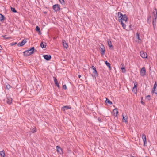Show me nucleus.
Returning a JSON list of instances; mask_svg holds the SVG:
<instances>
[{"mask_svg": "<svg viewBox=\"0 0 157 157\" xmlns=\"http://www.w3.org/2000/svg\"><path fill=\"white\" fill-rule=\"evenodd\" d=\"M154 10L153 12V13L154 14V18H157V9L156 8H155L154 9Z\"/></svg>", "mask_w": 157, "mask_h": 157, "instance_id": "17", "label": "nucleus"}, {"mask_svg": "<svg viewBox=\"0 0 157 157\" xmlns=\"http://www.w3.org/2000/svg\"><path fill=\"white\" fill-rule=\"evenodd\" d=\"M12 87V86L8 84H7L6 85V86L5 87V89H7V90H9Z\"/></svg>", "mask_w": 157, "mask_h": 157, "instance_id": "27", "label": "nucleus"}, {"mask_svg": "<svg viewBox=\"0 0 157 157\" xmlns=\"http://www.w3.org/2000/svg\"><path fill=\"white\" fill-rule=\"evenodd\" d=\"M146 98H148L149 100H150V95H148L146 96Z\"/></svg>", "mask_w": 157, "mask_h": 157, "instance_id": "38", "label": "nucleus"}, {"mask_svg": "<svg viewBox=\"0 0 157 157\" xmlns=\"http://www.w3.org/2000/svg\"><path fill=\"white\" fill-rule=\"evenodd\" d=\"M5 36H6L5 35H3V36H2V37H4V38H5V39H7L8 38L5 37Z\"/></svg>", "mask_w": 157, "mask_h": 157, "instance_id": "41", "label": "nucleus"}, {"mask_svg": "<svg viewBox=\"0 0 157 157\" xmlns=\"http://www.w3.org/2000/svg\"><path fill=\"white\" fill-rule=\"evenodd\" d=\"M157 86V84L156 82H155V83L154 85L153 90H152V93H154L155 94H157V93L155 92V89H156Z\"/></svg>", "mask_w": 157, "mask_h": 157, "instance_id": "19", "label": "nucleus"}, {"mask_svg": "<svg viewBox=\"0 0 157 157\" xmlns=\"http://www.w3.org/2000/svg\"><path fill=\"white\" fill-rule=\"evenodd\" d=\"M32 133H34L36 132V127L34 128L32 131Z\"/></svg>", "mask_w": 157, "mask_h": 157, "instance_id": "34", "label": "nucleus"}, {"mask_svg": "<svg viewBox=\"0 0 157 157\" xmlns=\"http://www.w3.org/2000/svg\"><path fill=\"white\" fill-rule=\"evenodd\" d=\"M40 46L42 48H45L46 46V43L41 42L40 43Z\"/></svg>", "mask_w": 157, "mask_h": 157, "instance_id": "20", "label": "nucleus"}, {"mask_svg": "<svg viewBox=\"0 0 157 157\" xmlns=\"http://www.w3.org/2000/svg\"><path fill=\"white\" fill-rule=\"evenodd\" d=\"M157 18H153L152 24L154 29H155V27L156 26V22Z\"/></svg>", "mask_w": 157, "mask_h": 157, "instance_id": "18", "label": "nucleus"}, {"mask_svg": "<svg viewBox=\"0 0 157 157\" xmlns=\"http://www.w3.org/2000/svg\"><path fill=\"white\" fill-rule=\"evenodd\" d=\"M54 81L55 82V84L56 86H57L58 88H60V86L58 83V82L57 79L55 77H53Z\"/></svg>", "mask_w": 157, "mask_h": 157, "instance_id": "10", "label": "nucleus"}, {"mask_svg": "<svg viewBox=\"0 0 157 157\" xmlns=\"http://www.w3.org/2000/svg\"><path fill=\"white\" fill-rule=\"evenodd\" d=\"M151 17L150 16H148L147 17V21H148V23H150L151 22Z\"/></svg>", "mask_w": 157, "mask_h": 157, "instance_id": "33", "label": "nucleus"}, {"mask_svg": "<svg viewBox=\"0 0 157 157\" xmlns=\"http://www.w3.org/2000/svg\"><path fill=\"white\" fill-rule=\"evenodd\" d=\"M71 107L70 106H65L62 107V109L63 111H65L66 110L68 109H71Z\"/></svg>", "mask_w": 157, "mask_h": 157, "instance_id": "15", "label": "nucleus"}, {"mask_svg": "<svg viewBox=\"0 0 157 157\" xmlns=\"http://www.w3.org/2000/svg\"><path fill=\"white\" fill-rule=\"evenodd\" d=\"M52 8L55 12H57L60 10V6L58 4H56L53 5Z\"/></svg>", "mask_w": 157, "mask_h": 157, "instance_id": "4", "label": "nucleus"}, {"mask_svg": "<svg viewBox=\"0 0 157 157\" xmlns=\"http://www.w3.org/2000/svg\"><path fill=\"white\" fill-rule=\"evenodd\" d=\"M63 88L65 90H66L67 89L66 85H64L63 86Z\"/></svg>", "mask_w": 157, "mask_h": 157, "instance_id": "37", "label": "nucleus"}, {"mask_svg": "<svg viewBox=\"0 0 157 157\" xmlns=\"http://www.w3.org/2000/svg\"><path fill=\"white\" fill-rule=\"evenodd\" d=\"M36 31L39 32L40 33V29L39 27L38 26H37L36 27Z\"/></svg>", "mask_w": 157, "mask_h": 157, "instance_id": "30", "label": "nucleus"}, {"mask_svg": "<svg viewBox=\"0 0 157 157\" xmlns=\"http://www.w3.org/2000/svg\"><path fill=\"white\" fill-rule=\"evenodd\" d=\"M121 66H124V64H121Z\"/></svg>", "mask_w": 157, "mask_h": 157, "instance_id": "44", "label": "nucleus"}, {"mask_svg": "<svg viewBox=\"0 0 157 157\" xmlns=\"http://www.w3.org/2000/svg\"><path fill=\"white\" fill-rule=\"evenodd\" d=\"M146 157H147V156H146Z\"/></svg>", "mask_w": 157, "mask_h": 157, "instance_id": "46", "label": "nucleus"}, {"mask_svg": "<svg viewBox=\"0 0 157 157\" xmlns=\"http://www.w3.org/2000/svg\"><path fill=\"white\" fill-rule=\"evenodd\" d=\"M37 50L35 49L34 47H33L30 49L23 52L24 56H30L33 54L34 52H36Z\"/></svg>", "mask_w": 157, "mask_h": 157, "instance_id": "2", "label": "nucleus"}, {"mask_svg": "<svg viewBox=\"0 0 157 157\" xmlns=\"http://www.w3.org/2000/svg\"><path fill=\"white\" fill-rule=\"evenodd\" d=\"M91 68L93 70V73L94 74V75H92V76L93 77H94L96 78V77L98 75V74L97 73V71L96 70V68L94 66H92L91 67Z\"/></svg>", "mask_w": 157, "mask_h": 157, "instance_id": "3", "label": "nucleus"}, {"mask_svg": "<svg viewBox=\"0 0 157 157\" xmlns=\"http://www.w3.org/2000/svg\"><path fill=\"white\" fill-rule=\"evenodd\" d=\"M142 138L143 139V141L144 142V146H145L146 144H147V141H146V136L144 134H143Z\"/></svg>", "mask_w": 157, "mask_h": 157, "instance_id": "8", "label": "nucleus"}, {"mask_svg": "<svg viewBox=\"0 0 157 157\" xmlns=\"http://www.w3.org/2000/svg\"><path fill=\"white\" fill-rule=\"evenodd\" d=\"M142 99H143V98H142V99H141V104H142L143 105H144V103L143 102V101H142Z\"/></svg>", "mask_w": 157, "mask_h": 157, "instance_id": "39", "label": "nucleus"}, {"mask_svg": "<svg viewBox=\"0 0 157 157\" xmlns=\"http://www.w3.org/2000/svg\"><path fill=\"white\" fill-rule=\"evenodd\" d=\"M11 11L13 12V13L17 12V11L14 8L11 7Z\"/></svg>", "mask_w": 157, "mask_h": 157, "instance_id": "31", "label": "nucleus"}, {"mask_svg": "<svg viewBox=\"0 0 157 157\" xmlns=\"http://www.w3.org/2000/svg\"><path fill=\"white\" fill-rule=\"evenodd\" d=\"M78 78H80V77H81V75H78Z\"/></svg>", "mask_w": 157, "mask_h": 157, "instance_id": "42", "label": "nucleus"}, {"mask_svg": "<svg viewBox=\"0 0 157 157\" xmlns=\"http://www.w3.org/2000/svg\"><path fill=\"white\" fill-rule=\"evenodd\" d=\"M105 64L108 67L109 70L111 69V67L110 66V63H108L107 61H105Z\"/></svg>", "mask_w": 157, "mask_h": 157, "instance_id": "23", "label": "nucleus"}, {"mask_svg": "<svg viewBox=\"0 0 157 157\" xmlns=\"http://www.w3.org/2000/svg\"><path fill=\"white\" fill-rule=\"evenodd\" d=\"M122 122H125L126 123H128V121H127V116H124V114L123 113L122 114Z\"/></svg>", "mask_w": 157, "mask_h": 157, "instance_id": "13", "label": "nucleus"}, {"mask_svg": "<svg viewBox=\"0 0 157 157\" xmlns=\"http://www.w3.org/2000/svg\"><path fill=\"white\" fill-rule=\"evenodd\" d=\"M133 82L134 83V86L133 87V89H134L136 88V90H137V87L138 84L137 82L136 81H135Z\"/></svg>", "mask_w": 157, "mask_h": 157, "instance_id": "25", "label": "nucleus"}, {"mask_svg": "<svg viewBox=\"0 0 157 157\" xmlns=\"http://www.w3.org/2000/svg\"><path fill=\"white\" fill-rule=\"evenodd\" d=\"M146 71L145 68L144 67L142 68L140 71V75L144 76L146 75Z\"/></svg>", "mask_w": 157, "mask_h": 157, "instance_id": "5", "label": "nucleus"}, {"mask_svg": "<svg viewBox=\"0 0 157 157\" xmlns=\"http://www.w3.org/2000/svg\"><path fill=\"white\" fill-rule=\"evenodd\" d=\"M59 1L61 4L63 5L65 4V2L64 0H59Z\"/></svg>", "mask_w": 157, "mask_h": 157, "instance_id": "32", "label": "nucleus"}, {"mask_svg": "<svg viewBox=\"0 0 157 157\" xmlns=\"http://www.w3.org/2000/svg\"><path fill=\"white\" fill-rule=\"evenodd\" d=\"M98 120L99 121V122H101V120L100 118H98Z\"/></svg>", "mask_w": 157, "mask_h": 157, "instance_id": "40", "label": "nucleus"}, {"mask_svg": "<svg viewBox=\"0 0 157 157\" xmlns=\"http://www.w3.org/2000/svg\"><path fill=\"white\" fill-rule=\"evenodd\" d=\"M136 37L137 38L138 40H140L141 39L140 37L139 33L137 32L136 34Z\"/></svg>", "mask_w": 157, "mask_h": 157, "instance_id": "29", "label": "nucleus"}, {"mask_svg": "<svg viewBox=\"0 0 157 157\" xmlns=\"http://www.w3.org/2000/svg\"><path fill=\"white\" fill-rule=\"evenodd\" d=\"M118 113V112L117 111V108H116L113 110L112 113L114 116H117Z\"/></svg>", "mask_w": 157, "mask_h": 157, "instance_id": "11", "label": "nucleus"}, {"mask_svg": "<svg viewBox=\"0 0 157 157\" xmlns=\"http://www.w3.org/2000/svg\"><path fill=\"white\" fill-rule=\"evenodd\" d=\"M62 43L63 46L64 48H67L68 47V44L66 43V41L65 40H63Z\"/></svg>", "mask_w": 157, "mask_h": 157, "instance_id": "16", "label": "nucleus"}, {"mask_svg": "<svg viewBox=\"0 0 157 157\" xmlns=\"http://www.w3.org/2000/svg\"><path fill=\"white\" fill-rule=\"evenodd\" d=\"M108 45L111 49H113V47L112 46V42L110 40H108L107 41Z\"/></svg>", "mask_w": 157, "mask_h": 157, "instance_id": "14", "label": "nucleus"}, {"mask_svg": "<svg viewBox=\"0 0 157 157\" xmlns=\"http://www.w3.org/2000/svg\"><path fill=\"white\" fill-rule=\"evenodd\" d=\"M17 44V42H13L10 43V44L11 46H13Z\"/></svg>", "mask_w": 157, "mask_h": 157, "instance_id": "36", "label": "nucleus"}, {"mask_svg": "<svg viewBox=\"0 0 157 157\" xmlns=\"http://www.w3.org/2000/svg\"><path fill=\"white\" fill-rule=\"evenodd\" d=\"M140 54L141 57L143 58H146L147 57V55L146 52L143 51H141L140 52Z\"/></svg>", "mask_w": 157, "mask_h": 157, "instance_id": "6", "label": "nucleus"}, {"mask_svg": "<svg viewBox=\"0 0 157 157\" xmlns=\"http://www.w3.org/2000/svg\"><path fill=\"white\" fill-rule=\"evenodd\" d=\"M106 100L105 101V102L106 103L109 104L110 105L112 104V102L109 100L107 98H106Z\"/></svg>", "mask_w": 157, "mask_h": 157, "instance_id": "24", "label": "nucleus"}, {"mask_svg": "<svg viewBox=\"0 0 157 157\" xmlns=\"http://www.w3.org/2000/svg\"><path fill=\"white\" fill-rule=\"evenodd\" d=\"M1 50H2V49H0V52H1Z\"/></svg>", "mask_w": 157, "mask_h": 157, "instance_id": "45", "label": "nucleus"}, {"mask_svg": "<svg viewBox=\"0 0 157 157\" xmlns=\"http://www.w3.org/2000/svg\"><path fill=\"white\" fill-rule=\"evenodd\" d=\"M0 155L2 157H5V153L4 151H0Z\"/></svg>", "mask_w": 157, "mask_h": 157, "instance_id": "28", "label": "nucleus"}, {"mask_svg": "<svg viewBox=\"0 0 157 157\" xmlns=\"http://www.w3.org/2000/svg\"><path fill=\"white\" fill-rule=\"evenodd\" d=\"M57 151V152L61 154L62 153V149L58 146H56Z\"/></svg>", "mask_w": 157, "mask_h": 157, "instance_id": "22", "label": "nucleus"}, {"mask_svg": "<svg viewBox=\"0 0 157 157\" xmlns=\"http://www.w3.org/2000/svg\"><path fill=\"white\" fill-rule=\"evenodd\" d=\"M101 46L100 47V50L101 52V54L103 55L105 54V49L104 46L102 44H101Z\"/></svg>", "mask_w": 157, "mask_h": 157, "instance_id": "7", "label": "nucleus"}, {"mask_svg": "<svg viewBox=\"0 0 157 157\" xmlns=\"http://www.w3.org/2000/svg\"><path fill=\"white\" fill-rule=\"evenodd\" d=\"M121 69L122 70V71L123 73H124L126 72V70L125 69V67H121Z\"/></svg>", "mask_w": 157, "mask_h": 157, "instance_id": "35", "label": "nucleus"}, {"mask_svg": "<svg viewBox=\"0 0 157 157\" xmlns=\"http://www.w3.org/2000/svg\"><path fill=\"white\" fill-rule=\"evenodd\" d=\"M43 57L45 60L47 61L50 60L51 58V56L50 55H44Z\"/></svg>", "mask_w": 157, "mask_h": 157, "instance_id": "9", "label": "nucleus"}, {"mask_svg": "<svg viewBox=\"0 0 157 157\" xmlns=\"http://www.w3.org/2000/svg\"><path fill=\"white\" fill-rule=\"evenodd\" d=\"M0 48L2 49V47H1V46L0 45Z\"/></svg>", "mask_w": 157, "mask_h": 157, "instance_id": "43", "label": "nucleus"}, {"mask_svg": "<svg viewBox=\"0 0 157 157\" xmlns=\"http://www.w3.org/2000/svg\"><path fill=\"white\" fill-rule=\"evenodd\" d=\"M27 42L25 40V39L23 40L20 43H19L17 44V45L18 46H22L24 45Z\"/></svg>", "mask_w": 157, "mask_h": 157, "instance_id": "12", "label": "nucleus"}, {"mask_svg": "<svg viewBox=\"0 0 157 157\" xmlns=\"http://www.w3.org/2000/svg\"><path fill=\"white\" fill-rule=\"evenodd\" d=\"M118 20L119 22H121L122 27L124 29H125L126 25L123 22V21L126 22L127 20V17L126 15H123L121 12L118 13Z\"/></svg>", "mask_w": 157, "mask_h": 157, "instance_id": "1", "label": "nucleus"}, {"mask_svg": "<svg viewBox=\"0 0 157 157\" xmlns=\"http://www.w3.org/2000/svg\"><path fill=\"white\" fill-rule=\"evenodd\" d=\"M5 18L4 16L1 14L0 13V21H3Z\"/></svg>", "mask_w": 157, "mask_h": 157, "instance_id": "26", "label": "nucleus"}, {"mask_svg": "<svg viewBox=\"0 0 157 157\" xmlns=\"http://www.w3.org/2000/svg\"><path fill=\"white\" fill-rule=\"evenodd\" d=\"M12 99L10 98H8L6 100V102L8 104L10 105L12 103Z\"/></svg>", "mask_w": 157, "mask_h": 157, "instance_id": "21", "label": "nucleus"}]
</instances>
